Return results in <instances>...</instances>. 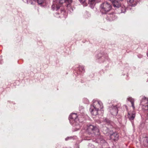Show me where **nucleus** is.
<instances>
[{
  "label": "nucleus",
  "instance_id": "1",
  "mask_svg": "<svg viewBox=\"0 0 148 148\" xmlns=\"http://www.w3.org/2000/svg\"><path fill=\"white\" fill-rule=\"evenodd\" d=\"M77 114L73 113L70 115L69 119L71 123H73L76 126V129L79 130L81 127L82 123L80 122L77 117Z\"/></svg>",
  "mask_w": 148,
  "mask_h": 148
},
{
  "label": "nucleus",
  "instance_id": "2",
  "mask_svg": "<svg viewBox=\"0 0 148 148\" xmlns=\"http://www.w3.org/2000/svg\"><path fill=\"white\" fill-rule=\"evenodd\" d=\"M105 122L106 123V126L102 128V131L104 134H107L109 133L110 129L113 127L114 123L108 119H105Z\"/></svg>",
  "mask_w": 148,
  "mask_h": 148
},
{
  "label": "nucleus",
  "instance_id": "3",
  "mask_svg": "<svg viewBox=\"0 0 148 148\" xmlns=\"http://www.w3.org/2000/svg\"><path fill=\"white\" fill-rule=\"evenodd\" d=\"M87 131L89 134H95L97 135L99 134L98 128L97 127L91 125L88 126Z\"/></svg>",
  "mask_w": 148,
  "mask_h": 148
},
{
  "label": "nucleus",
  "instance_id": "4",
  "mask_svg": "<svg viewBox=\"0 0 148 148\" xmlns=\"http://www.w3.org/2000/svg\"><path fill=\"white\" fill-rule=\"evenodd\" d=\"M101 12L105 14L111 10V6L108 3L106 2L104 3L101 5Z\"/></svg>",
  "mask_w": 148,
  "mask_h": 148
},
{
  "label": "nucleus",
  "instance_id": "5",
  "mask_svg": "<svg viewBox=\"0 0 148 148\" xmlns=\"http://www.w3.org/2000/svg\"><path fill=\"white\" fill-rule=\"evenodd\" d=\"M64 0H55L53 1L52 6V8L53 10H57L60 7V5L63 3Z\"/></svg>",
  "mask_w": 148,
  "mask_h": 148
},
{
  "label": "nucleus",
  "instance_id": "6",
  "mask_svg": "<svg viewBox=\"0 0 148 148\" xmlns=\"http://www.w3.org/2000/svg\"><path fill=\"white\" fill-rule=\"evenodd\" d=\"M110 111L111 114L114 116L117 115L118 113L117 107V106H113L110 109Z\"/></svg>",
  "mask_w": 148,
  "mask_h": 148
},
{
  "label": "nucleus",
  "instance_id": "7",
  "mask_svg": "<svg viewBox=\"0 0 148 148\" xmlns=\"http://www.w3.org/2000/svg\"><path fill=\"white\" fill-rule=\"evenodd\" d=\"M98 110L94 107V105L91 106L90 109V111L92 115L96 116L98 114Z\"/></svg>",
  "mask_w": 148,
  "mask_h": 148
},
{
  "label": "nucleus",
  "instance_id": "8",
  "mask_svg": "<svg viewBox=\"0 0 148 148\" xmlns=\"http://www.w3.org/2000/svg\"><path fill=\"white\" fill-rule=\"evenodd\" d=\"M136 116V113L135 111H133L132 112H129L128 114V117L129 120L132 122L134 120Z\"/></svg>",
  "mask_w": 148,
  "mask_h": 148
},
{
  "label": "nucleus",
  "instance_id": "9",
  "mask_svg": "<svg viewBox=\"0 0 148 148\" xmlns=\"http://www.w3.org/2000/svg\"><path fill=\"white\" fill-rule=\"evenodd\" d=\"M94 104L92 105H94V107L99 110L100 108L101 109L103 108L102 102H94Z\"/></svg>",
  "mask_w": 148,
  "mask_h": 148
},
{
  "label": "nucleus",
  "instance_id": "10",
  "mask_svg": "<svg viewBox=\"0 0 148 148\" xmlns=\"http://www.w3.org/2000/svg\"><path fill=\"white\" fill-rule=\"evenodd\" d=\"M110 137L112 139L116 141L119 139V135L116 133L115 132L110 135Z\"/></svg>",
  "mask_w": 148,
  "mask_h": 148
},
{
  "label": "nucleus",
  "instance_id": "11",
  "mask_svg": "<svg viewBox=\"0 0 148 148\" xmlns=\"http://www.w3.org/2000/svg\"><path fill=\"white\" fill-rule=\"evenodd\" d=\"M112 3L114 7L116 8H119L121 6V4L119 2L116 0H110Z\"/></svg>",
  "mask_w": 148,
  "mask_h": 148
},
{
  "label": "nucleus",
  "instance_id": "12",
  "mask_svg": "<svg viewBox=\"0 0 148 148\" xmlns=\"http://www.w3.org/2000/svg\"><path fill=\"white\" fill-rule=\"evenodd\" d=\"M127 2L129 5L132 6H135L137 3L136 0H127Z\"/></svg>",
  "mask_w": 148,
  "mask_h": 148
},
{
  "label": "nucleus",
  "instance_id": "13",
  "mask_svg": "<svg viewBox=\"0 0 148 148\" xmlns=\"http://www.w3.org/2000/svg\"><path fill=\"white\" fill-rule=\"evenodd\" d=\"M142 108L145 110H148V102L147 103V104L146 105L143 106Z\"/></svg>",
  "mask_w": 148,
  "mask_h": 148
},
{
  "label": "nucleus",
  "instance_id": "14",
  "mask_svg": "<svg viewBox=\"0 0 148 148\" xmlns=\"http://www.w3.org/2000/svg\"><path fill=\"white\" fill-rule=\"evenodd\" d=\"M65 1L66 2L68 3L69 4H68L67 5V7L69 8V7H70V4L71 3H72V0H65Z\"/></svg>",
  "mask_w": 148,
  "mask_h": 148
},
{
  "label": "nucleus",
  "instance_id": "15",
  "mask_svg": "<svg viewBox=\"0 0 148 148\" xmlns=\"http://www.w3.org/2000/svg\"><path fill=\"white\" fill-rule=\"evenodd\" d=\"M44 1V0H37L38 3L39 4H42Z\"/></svg>",
  "mask_w": 148,
  "mask_h": 148
},
{
  "label": "nucleus",
  "instance_id": "16",
  "mask_svg": "<svg viewBox=\"0 0 148 148\" xmlns=\"http://www.w3.org/2000/svg\"><path fill=\"white\" fill-rule=\"evenodd\" d=\"M121 12L124 13L125 11V8L124 6H122L121 9Z\"/></svg>",
  "mask_w": 148,
  "mask_h": 148
},
{
  "label": "nucleus",
  "instance_id": "17",
  "mask_svg": "<svg viewBox=\"0 0 148 148\" xmlns=\"http://www.w3.org/2000/svg\"><path fill=\"white\" fill-rule=\"evenodd\" d=\"M128 101L129 102H134V99L131 97H129L127 99Z\"/></svg>",
  "mask_w": 148,
  "mask_h": 148
},
{
  "label": "nucleus",
  "instance_id": "18",
  "mask_svg": "<svg viewBox=\"0 0 148 148\" xmlns=\"http://www.w3.org/2000/svg\"><path fill=\"white\" fill-rule=\"evenodd\" d=\"M36 0H28V2L31 4H34Z\"/></svg>",
  "mask_w": 148,
  "mask_h": 148
},
{
  "label": "nucleus",
  "instance_id": "19",
  "mask_svg": "<svg viewBox=\"0 0 148 148\" xmlns=\"http://www.w3.org/2000/svg\"><path fill=\"white\" fill-rule=\"evenodd\" d=\"M131 103H132V106L133 108V110H134L135 109V107L134 106V102H131Z\"/></svg>",
  "mask_w": 148,
  "mask_h": 148
},
{
  "label": "nucleus",
  "instance_id": "20",
  "mask_svg": "<svg viewBox=\"0 0 148 148\" xmlns=\"http://www.w3.org/2000/svg\"><path fill=\"white\" fill-rule=\"evenodd\" d=\"M143 101H148V99L147 98H146L145 97H144L143 98Z\"/></svg>",
  "mask_w": 148,
  "mask_h": 148
},
{
  "label": "nucleus",
  "instance_id": "21",
  "mask_svg": "<svg viewBox=\"0 0 148 148\" xmlns=\"http://www.w3.org/2000/svg\"><path fill=\"white\" fill-rule=\"evenodd\" d=\"M69 137H67V138H65V140H68L69 139Z\"/></svg>",
  "mask_w": 148,
  "mask_h": 148
},
{
  "label": "nucleus",
  "instance_id": "22",
  "mask_svg": "<svg viewBox=\"0 0 148 148\" xmlns=\"http://www.w3.org/2000/svg\"><path fill=\"white\" fill-rule=\"evenodd\" d=\"M96 0H91V1L92 2H94V1H96Z\"/></svg>",
  "mask_w": 148,
  "mask_h": 148
}]
</instances>
